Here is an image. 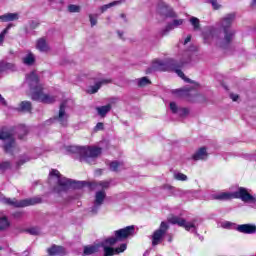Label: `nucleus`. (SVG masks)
I'll list each match as a JSON object with an SVG mask.
<instances>
[{
	"instance_id": "1",
	"label": "nucleus",
	"mask_w": 256,
	"mask_h": 256,
	"mask_svg": "<svg viewBox=\"0 0 256 256\" xmlns=\"http://www.w3.org/2000/svg\"><path fill=\"white\" fill-rule=\"evenodd\" d=\"M235 21V13L224 16L216 26L209 27L203 32L204 43L207 45H217V47H227L233 41L235 32L231 25Z\"/></svg>"
},
{
	"instance_id": "2",
	"label": "nucleus",
	"mask_w": 256,
	"mask_h": 256,
	"mask_svg": "<svg viewBox=\"0 0 256 256\" xmlns=\"http://www.w3.org/2000/svg\"><path fill=\"white\" fill-rule=\"evenodd\" d=\"M114 235L115 237L108 238L100 243V248H103L104 256L119 255V253L126 251L127 244H121L120 247L116 249H113V245H115L117 241H125V239H129V237H133L135 235V226H127L116 230Z\"/></svg>"
},
{
	"instance_id": "3",
	"label": "nucleus",
	"mask_w": 256,
	"mask_h": 256,
	"mask_svg": "<svg viewBox=\"0 0 256 256\" xmlns=\"http://www.w3.org/2000/svg\"><path fill=\"white\" fill-rule=\"evenodd\" d=\"M28 85L33 101H39L40 103L51 104L57 100L55 96L43 92V85L39 82V76L36 72H31L26 75L25 80Z\"/></svg>"
},
{
	"instance_id": "4",
	"label": "nucleus",
	"mask_w": 256,
	"mask_h": 256,
	"mask_svg": "<svg viewBox=\"0 0 256 256\" xmlns=\"http://www.w3.org/2000/svg\"><path fill=\"white\" fill-rule=\"evenodd\" d=\"M189 61H191L190 57H187L184 62H180L178 64L173 59H156L152 62V66L147 70V73H153V71H175L178 77L186 81V83H189L190 80L187 77H185L183 71L180 70L181 67H185V65H187Z\"/></svg>"
},
{
	"instance_id": "5",
	"label": "nucleus",
	"mask_w": 256,
	"mask_h": 256,
	"mask_svg": "<svg viewBox=\"0 0 256 256\" xmlns=\"http://www.w3.org/2000/svg\"><path fill=\"white\" fill-rule=\"evenodd\" d=\"M157 15L163 17L164 19H173L172 22L168 23L163 30V35H167L169 31H173L174 29H178L185 23L184 19H177V13L173 11L171 6L167 5L163 0H159L156 8Z\"/></svg>"
},
{
	"instance_id": "6",
	"label": "nucleus",
	"mask_w": 256,
	"mask_h": 256,
	"mask_svg": "<svg viewBox=\"0 0 256 256\" xmlns=\"http://www.w3.org/2000/svg\"><path fill=\"white\" fill-rule=\"evenodd\" d=\"M49 181H56L58 186L54 188L55 193H63L68 189H82L87 185L85 181H75L65 178L61 175L59 170H51L49 174Z\"/></svg>"
},
{
	"instance_id": "7",
	"label": "nucleus",
	"mask_w": 256,
	"mask_h": 256,
	"mask_svg": "<svg viewBox=\"0 0 256 256\" xmlns=\"http://www.w3.org/2000/svg\"><path fill=\"white\" fill-rule=\"evenodd\" d=\"M213 199L217 201H231V199H241L244 203H256V198L244 187L238 188L234 192H220L214 194Z\"/></svg>"
},
{
	"instance_id": "8",
	"label": "nucleus",
	"mask_w": 256,
	"mask_h": 256,
	"mask_svg": "<svg viewBox=\"0 0 256 256\" xmlns=\"http://www.w3.org/2000/svg\"><path fill=\"white\" fill-rule=\"evenodd\" d=\"M0 201L5 205H10V207H31V205H39L42 202L41 197L28 198L24 200H17L15 198H6L1 196Z\"/></svg>"
},
{
	"instance_id": "9",
	"label": "nucleus",
	"mask_w": 256,
	"mask_h": 256,
	"mask_svg": "<svg viewBox=\"0 0 256 256\" xmlns=\"http://www.w3.org/2000/svg\"><path fill=\"white\" fill-rule=\"evenodd\" d=\"M0 141L4 143L6 153H11L15 147V138L13 132L7 128H0Z\"/></svg>"
},
{
	"instance_id": "10",
	"label": "nucleus",
	"mask_w": 256,
	"mask_h": 256,
	"mask_svg": "<svg viewBox=\"0 0 256 256\" xmlns=\"http://www.w3.org/2000/svg\"><path fill=\"white\" fill-rule=\"evenodd\" d=\"M169 222L172 223V225H179V227H184L186 231H191V233H195V235H199L197 234V225L195 224L197 220L187 222L183 218L173 216L169 219Z\"/></svg>"
},
{
	"instance_id": "11",
	"label": "nucleus",
	"mask_w": 256,
	"mask_h": 256,
	"mask_svg": "<svg viewBox=\"0 0 256 256\" xmlns=\"http://www.w3.org/2000/svg\"><path fill=\"white\" fill-rule=\"evenodd\" d=\"M102 149L95 146H84V152L82 154V161L86 163H91L95 161L99 155H101Z\"/></svg>"
},
{
	"instance_id": "12",
	"label": "nucleus",
	"mask_w": 256,
	"mask_h": 256,
	"mask_svg": "<svg viewBox=\"0 0 256 256\" xmlns=\"http://www.w3.org/2000/svg\"><path fill=\"white\" fill-rule=\"evenodd\" d=\"M167 229H169V225H167L166 222H161L159 229L154 231L151 237L153 247L159 245L161 241H163V237H165Z\"/></svg>"
},
{
	"instance_id": "13",
	"label": "nucleus",
	"mask_w": 256,
	"mask_h": 256,
	"mask_svg": "<svg viewBox=\"0 0 256 256\" xmlns=\"http://www.w3.org/2000/svg\"><path fill=\"white\" fill-rule=\"evenodd\" d=\"M105 197H107V194L103 190H99L95 194L94 199V205L91 208V214L97 215V212L99 211L100 207L103 205V201H105Z\"/></svg>"
},
{
	"instance_id": "14",
	"label": "nucleus",
	"mask_w": 256,
	"mask_h": 256,
	"mask_svg": "<svg viewBox=\"0 0 256 256\" xmlns=\"http://www.w3.org/2000/svg\"><path fill=\"white\" fill-rule=\"evenodd\" d=\"M66 104L63 102L60 105L58 115L55 117V120L62 125V127H67V123L69 121V114L65 111Z\"/></svg>"
},
{
	"instance_id": "15",
	"label": "nucleus",
	"mask_w": 256,
	"mask_h": 256,
	"mask_svg": "<svg viewBox=\"0 0 256 256\" xmlns=\"http://www.w3.org/2000/svg\"><path fill=\"white\" fill-rule=\"evenodd\" d=\"M236 229L239 231V233H244L245 235H253L256 233L255 224H241L238 225Z\"/></svg>"
},
{
	"instance_id": "16",
	"label": "nucleus",
	"mask_w": 256,
	"mask_h": 256,
	"mask_svg": "<svg viewBox=\"0 0 256 256\" xmlns=\"http://www.w3.org/2000/svg\"><path fill=\"white\" fill-rule=\"evenodd\" d=\"M47 253L50 256H63L67 254L63 246H57V245H53L52 247L48 248Z\"/></svg>"
},
{
	"instance_id": "17",
	"label": "nucleus",
	"mask_w": 256,
	"mask_h": 256,
	"mask_svg": "<svg viewBox=\"0 0 256 256\" xmlns=\"http://www.w3.org/2000/svg\"><path fill=\"white\" fill-rule=\"evenodd\" d=\"M209 157V154L207 153V148L202 147L198 149L192 156L194 161H205Z\"/></svg>"
},
{
	"instance_id": "18",
	"label": "nucleus",
	"mask_w": 256,
	"mask_h": 256,
	"mask_svg": "<svg viewBox=\"0 0 256 256\" xmlns=\"http://www.w3.org/2000/svg\"><path fill=\"white\" fill-rule=\"evenodd\" d=\"M19 13H6L0 16L1 23H9L11 21H18Z\"/></svg>"
},
{
	"instance_id": "19",
	"label": "nucleus",
	"mask_w": 256,
	"mask_h": 256,
	"mask_svg": "<svg viewBox=\"0 0 256 256\" xmlns=\"http://www.w3.org/2000/svg\"><path fill=\"white\" fill-rule=\"evenodd\" d=\"M85 146H68V153H73L74 155H79L80 159L83 161V152Z\"/></svg>"
},
{
	"instance_id": "20",
	"label": "nucleus",
	"mask_w": 256,
	"mask_h": 256,
	"mask_svg": "<svg viewBox=\"0 0 256 256\" xmlns=\"http://www.w3.org/2000/svg\"><path fill=\"white\" fill-rule=\"evenodd\" d=\"M36 49L41 51V53H47V51H49V44H47V40H45V38L38 39Z\"/></svg>"
},
{
	"instance_id": "21",
	"label": "nucleus",
	"mask_w": 256,
	"mask_h": 256,
	"mask_svg": "<svg viewBox=\"0 0 256 256\" xmlns=\"http://www.w3.org/2000/svg\"><path fill=\"white\" fill-rule=\"evenodd\" d=\"M99 249H100V244L85 246L82 255L83 256L94 255V253L99 252Z\"/></svg>"
},
{
	"instance_id": "22",
	"label": "nucleus",
	"mask_w": 256,
	"mask_h": 256,
	"mask_svg": "<svg viewBox=\"0 0 256 256\" xmlns=\"http://www.w3.org/2000/svg\"><path fill=\"white\" fill-rule=\"evenodd\" d=\"M107 83H111V80H102L98 83H96L94 86H92L89 90H88V93H97L99 91V89H101V86L102 85H105Z\"/></svg>"
},
{
	"instance_id": "23",
	"label": "nucleus",
	"mask_w": 256,
	"mask_h": 256,
	"mask_svg": "<svg viewBox=\"0 0 256 256\" xmlns=\"http://www.w3.org/2000/svg\"><path fill=\"white\" fill-rule=\"evenodd\" d=\"M96 111L100 117H105L109 111H111V104L100 106L96 108Z\"/></svg>"
},
{
	"instance_id": "24",
	"label": "nucleus",
	"mask_w": 256,
	"mask_h": 256,
	"mask_svg": "<svg viewBox=\"0 0 256 256\" xmlns=\"http://www.w3.org/2000/svg\"><path fill=\"white\" fill-rule=\"evenodd\" d=\"M9 227H11V222H9L7 216H0V231H5Z\"/></svg>"
},
{
	"instance_id": "25",
	"label": "nucleus",
	"mask_w": 256,
	"mask_h": 256,
	"mask_svg": "<svg viewBox=\"0 0 256 256\" xmlns=\"http://www.w3.org/2000/svg\"><path fill=\"white\" fill-rule=\"evenodd\" d=\"M122 169H125V166L123 165L122 162L114 161L110 163V171L117 172V171H121Z\"/></svg>"
},
{
	"instance_id": "26",
	"label": "nucleus",
	"mask_w": 256,
	"mask_h": 256,
	"mask_svg": "<svg viewBox=\"0 0 256 256\" xmlns=\"http://www.w3.org/2000/svg\"><path fill=\"white\" fill-rule=\"evenodd\" d=\"M111 185V182L109 181H100L98 183H95L93 185L94 189H102V191H105V189H109Z\"/></svg>"
},
{
	"instance_id": "27",
	"label": "nucleus",
	"mask_w": 256,
	"mask_h": 256,
	"mask_svg": "<svg viewBox=\"0 0 256 256\" xmlns=\"http://www.w3.org/2000/svg\"><path fill=\"white\" fill-rule=\"evenodd\" d=\"M2 69L3 73H5V71H17V66L13 63L2 62Z\"/></svg>"
},
{
	"instance_id": "28",
	"label": "nucleus",
	"mask_w": 256,
	"mask_h": 256,
	"mask_svg": "<svg viewBox=\"0 0 256 256\" xmlns=\"http://www.w3.org/2000/svg\"><path fill=\"white\" fill-rule=\"evenodd\" d=\"M28 132H29V130L27 129V126H25V125H20L17 128V133H18L19 139H23V137H25V135H27Z\"/></svg>"
},
{
	"instance_id": "29",
	"label": "nucleus",
	"mask_w": 256,
	"mask_h": 256,
	"mask_svg": "<svg viewBox=\"0 0 256 256\" xmlns=\"http://www.w3.org/2000/svg\"><path fill=\"white\" fill-rule=\"evenodd\" d=\"M24 65H33L35 63V56L32 53L27 54L23 58Z\"/></svg>"
},
{
	"instance_id": "30",
	"label": "nucleus",
	"mask_w": 256,
	"mask_h": 256,
	"mask_svg": "<svg viewBox=\"0 0 256 256\" xmlns=\"http://www.w3.org/2000/svg\"><path fill=\"white\" fill-rule=\"evenodd\" d=\"M19 110L24 111L25 113H29V111H31V102L29 101L21 102Z\"/></svg>"
},
{
	"instance_id": "31",
	"label": "nucleus",
	"mask_w": 256,
	"mask_h": 256,
	"mask_svg": "<svg viewBox=\"0 0 256 256\" xmlns=\"http://www.w3.org/2000/svg\"><path fill=\"white\" fill-rule=\"evenodd\" d=\"M13 27V24H8L7 27L0 33V45H3V42L5 41V35L9 33V29Z\"/></svg>"
},
{
	"instance_id": "32",
	"label": "nucleus",
	"mask_w": 256,
	"mask_h": 256,
	"mask_svg": "<svg viewBox=\"0 0 256 256\" xmlns=\"http://www.w3.org/2000/svg\"><path fill=\"white\" fill-rule=\"evenodd\" d=\"M138 87H147V85H151V80L147 77H142L137 80Z\"/></svg>"
},
{
	"instance_id": "33",
	"label": "nucleus",
	"mask_w": 256,
	"mask_h": 256,
	"mask_svg": "<svg viewBox=\"0 0 256 256\" xmlns=\"http://www.w3.org/2000/svg\"><path fill=\"white\" fill-rule=\"evenodd\" d=\"M121 3H122L121 1H114L109 4L103 5L101 7V13H105V11H107V9H111V7H115L116 5H121Z\"/></svg>"
},
{
	"instance_id": "34",
	"label": "nucleus",
	"mask_w": 256,
	"mask_h": 256,
	"mask_svg": "<svg viewBox=\"0 0 256 256\" xmlns=\"http://www.w3.org/2000/svg\"><path fill=\"white\" fill-rule=\"evenodd\" d=\"M163 191H166L167 195L169 197H173V191H175V187L169 185V184H164L162 187Z\"/></svg>"
},
{
	"instance_id": "35",
	"label": "nucleus",
	"mask_w": 256,
	"mask_h": 256,
	"mask_svg": "<svg viewBox=\"0 0 256 256\" xmlns=\"http://www.w3.org/2000/svg\"><path fill=\"white\" fill-rule=\"evenodd\" d=\"M173 177L176 179V181H187L188 179L187 175L181 172H174Z\"/></svg>"
},
{
	"instance_id": "36",
	"label": "nucleus",
	"mask_w": 256,
	"mask_h": 256,
	"mask_svg": "<svg viewBox=\"0 0 256 256\" xmlns=\"http://www.w3.org/2000/svg\"><path fill=\"white\" fill-rule=\"evenodd\" d=\"M190 23L194 27V31H197L200 27V21L199 18L197 17H191L190 18Z\"/></svg>"
},
{
	"instance_id": "37",
	"label": "nucleus",
	"mask_w": 256,
	"mask_h": 256,
	"mask_svg": "<svg viewBox=\"0 0 256 256\" xmlns=\"http://www.w3.org/2000/svg\"><path fill=\"white\" fill-rule=\"evenodd\" d=\"M206 3H211L213 9L215 11L221 9V4H219V2H217V0H204Z\"/></svg>"
},
{
	"instance_id": "38",
	"label": "nucleus",
	"mask_w": 256,
	"mask_h": 256,
	"mask_svg": "<svg viewBox=\"0 0 256 256\" xmlns=\"http://www.w3.org/2000/svg\"><path fill=\"white\" fill-rule=\"evenodd\" d=\"M68 11L70 13H79V11H81V7L78 5L71 4L68 6Z\"/></svg>"
},
{
	"instance_id": "39",
	"label": "nucleus",
	"mask_w": 256,
	"mask_h": 256,
	"mask_svg": "<svg viewBox=\"0 0 256 256\" xmlns=\"http://www.w3.org/2000/svg\"><path fill=\"white\" fill-rule=\"evenodd\" d=\"M185 195V191L179 189V188H174L172 197H183Z\"/></svg>"
},
{
	"instance_id": "40",
	"label": "nucleus",
	"mask_w": 256,
	"mask_h": 256,
	"mask_svg": "<svg viewBox=\"0 0 256 256\" xmlns=\"http://www.w3.org/2000/svg\"><path fill=\"white\" fill-rule=\"evenodd\" d=\"M178 115L180 117H187V115H189V109H187V108H179Z\"/></svg>"
},
{
	"instance_id": "41",
	"label": "nucleus",
	"mask_w": 256,
	"mask_h": 256,
	"mask_svg": "<svg viewBox=\"0 0 256 256\" xmlns=\"http://www.w3.org/2000/svg\"><path fill=\"white\" fill-rule=\"evenodd\" d=\"M27 161H31V158L28 156H22L17 162L18 167H21V165H24V163H27Z\"/></svg>"
},
{
	"instance_id": "42",
	"label": "nucleus",
	"mask_w": 256,
	"mask_h": 256,
	"mask_svg": "<svg viewBox=\"0 0 256 256\" xmlns=\"http://www.w3.org/2000/svg\"><path fill=\"white\" fill-rule=\"evenodd\" d=\"M170 110L172 113H179V107H177V104L175 102L170 103Z\"/></svg>"
},
{
	"instance_id": "43",
	"label": "nucleus",
	"mask_w": 256,
	"mask_h": 256,
	"mask_svg": "<svg viewBox=\"0 0 256 256\" xmlns=\"http://www.w3.org/2000/svg\"><path fill=\"white\" fill-rule=\"evenodd\" d=\"M0 169H2V171H5L7 169H11V163L10 162H2L0 165Z\"/></svg>"
},
{
	"instance_id": "44",
	"label": "nucleus",
	"mask_w": 256,
	"mask_h": 256,
	"mask_svg": "<svg viewBox=\"0 0 256 256\" xmlns=\"http://www.w3.org/2000/svg\"><path fill=\"white\" fill-rule=\"evenodd\" d=\"M89 19H90L91 26L95 27V25H97V17L90 15Z\"/></svg>"
},
{
	"instance_id": "45",
	"label": "nucleus",
	"mask_w": 256,
	"mask_h": 256,
	"mask_svg": "<svg viewBox=\"0 0 256 256\" xmlns=\"http://www.w3.org/2000/svg\"><path fill=\"white\" fill-rule=\"evenodd\" d=\"M222 227L223 229H231V227H233V223L226 221L222 223Z\"/></svg>"
},
{
	"instance_id": "46",
	"label": "nucleus",
	"mask_w": 256,
	"mask_h": 256,
	"mask_svg": "<svg viewBox=\"0 0 256 256\" xmlns=\"http://www.w3.org/2000/svg\"><path fill=\"white\" fill-rule=\"evenodd\" d=\"M104 125L101 122H98L95 126V131H103Z\"/></svg>"
},
{
	"instance_id": "47",
	"label": "nucleus",
	"mask_w": 256,
	"mask_h": 256,
	"mask_svg": "<svg viewBox=\"0 0 256 256\" xmlns=\"http://www.w3.org/2000/svg\"><path fill=\"white\" fill-rule=\"evenodd\" d=\"M230 98L232 99V101H237V99H239V95H237V94H230Z\"/></svg>"
},
{
	"instance_id": "48",
	"label": "nucleus",
	"mask_w": 256,
	"mask_h": 256,
	"mask_svg": "<svg viewBox=\"0 0 256 256\" xmlns=\"http://www.w3.org/2000/svg\"><path fill=\"white\" fill-rule=\"evenodd\" d=\"M191 41V35H188L184 40V45H187Z\"/></svg>"
},
{
	"instance_id": "49",
	"label": "nucleus",
	"mask_w": 256,
	"mask_h": 256,
	"mask_svg": "<svg viewBox=\"0 0 256 256\" xmlns=\"http://www.w3.org/2000/svg\"><path fill=\"white\" fill-rule=\"evenodd\" d=\"M0 104L6 105L5 98H3V96H1V94H0Z\"/></svg>"
},
{
	"instance_id": "50",
	"label": "nucleus",
	"mask_w": 256,
	"mask_h": 256,
	"mask_svg": "<svg viewBox=\"0 0 256 256\" xmlns=\"http://www.w3.org/2000/svg\"><path fill=\"white\" fill-rule=\"evenodd\" d=\"M31 235H37L38 231L35 228L30 229Z\"/></svg>"
},
{
	"instance_id": "51",
	"label": "nucleus",
	"mask_w": 256,
	"mask_h": 256,
	"mask_svg": "<svg viewBox=\"0 0 256 256\" xmlns=\"http://www.w3.org/2000/svg\"><path fill=\"white\" fill-rule=\"evenodd\" d=\"M0 73H3V62H0Z\"/></svg>"
},
{
	"instance_id": "52",
	"label": "nucleus",
	"mask_w": 256,
	"mask_h": 256,
	"mask_svg": "<svg viewBox=\"0 0 256 256\" xmlns=\"http://www.w3.org/2000/svg\"><path fill=\"white\" fill-rule=\"evenodd\" d=\"M14 217H21V212L14 214Z\"/></svg>"
},
{
	"instance_id": "53",
	"label": "nucleus",
	"mask_w": 256,
	"mask_h": 256,
	"mask_svg": "<svg viewBox=\"0 0 256 256\" xmlns=\"http://www.w3.org/2000/svg\"><path fill=\"white\" fill-rule=\"evenodd\" d=\"M147 255H149V252H148V251H146V252L144 253V256H147Z\"/></svg>"
},
{
	"instance_id": "54",
	"label": "nucleus",
	"mask_w": 256,
	"mask_h": 256,
	"mask_svg": "<svg viewBox=\"0 0 256 256\" xmlns=\"http://www.w3.org/2000/svg\"><path fill=\"white\" fill-rule=\"evenodd\" d=\"M121 17H125V14H121Z\"/></svg>"
},
{
	"instance_id": "55",
	"label": "nucleus",
	"mask_w": 256,
	"mask_h": 256,
	"mask_svg": "<svg viewBox=\"0 0 256 256\" xmlns=\"http://www.w3.org/2000/svg\"><path fill=\"white\" fill-rule=\"evenodd\" d=\"M121 35H122V34H121V33H119V36H120V37H121Z\"/></svg>"
},
{
	"instance_id": "56",
	"label": "nucleus",
	"mask_w": 256,
	"mask_h": 256,
	"mask_svg": "<svg viewBox=\"0 0 256 256\" xmlns=\"http://www.w3.org/2000/svg\"><path fill=\"white\" fill-rule=\"evenodd\" d=\"M3 248L2 247H0V251L2 250Z\"/></svg>"
},
{
	"instance_id": "57",
	"label": "nucleus",
	"mask_w": 256,
	"mask_h": 256,
	"mask_svg": "<svg viewBox=\"0 0 256 256\" xmlns=\"http://www.w3.org/2000/svg\"><path fill=\"white\" fill-rule=\"evenodd\" d=\"M256 3V0H253Z\"/></svg>"
}]
</instances>
